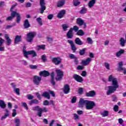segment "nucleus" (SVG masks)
<instances>
[{"instance_id":"obj_44","label":"nucleus","mask_w":126,"mask_h":126,"mask_svg":"<svg viewBox=\"0 0 126 126\" xmlns=\"http://www.w3.org/2000/svg\"><path fill=\"white\" fill-rule=\"evenodd\" d=\"M28 51H26V47L25 46H24L23 48V53L24 54V57H27V53Z\"/></svg>"},{"instance_id":"obj_5","label":"nucleus","mask_w":126,"mask_h":126,"mask_svg":"<svg viewBox=\"0 0 126 126\" xmlns=\"http://www.w3.org/2000/svg\"><path fill=\"white\" fill-rule=\"evenodd\" d=\"M96 106V104L94 101L87 100L86 104V108L87 110H92L94 107Z\"/></svg>"},{"instance_id":"obj_42","label":"nucleus","mask_w":126,"mask_h":126,"mask_svg":"<svg viewBox=\"0 0 126 126\" xmlns=\"http://www.w3.org/2000/svg\"><path fill=\"white\" fill-rule=\"evenodd\" d=\"M15 123L16 124V126H20V120L18 118H16L15 119Z\"/></svg>"},{"instance_id":"obj_27","label":"nucleus","mask_w":126,"mask_h":126,"mask_svg":"<svg viewBox=\"0 0 126 126\" xmlns=\"http://www.w3.org/2000/svg\"><path fill=\"white\" fill-rule=\"evenodd\" d=\"M119 42L121 47H125L126 46V40L124 37H121L119 40Z\"/></svg>"},{"instance_id":"obj_36","label":"nucleus","mask_w":126,"mask_h":126,"mask_svg":"<svg viewBox=\"0 0 126 126\" xmlns=\"http://www.w3.org/2000/svg\"><path fill=\"white\" fill-rule=\"evenodd\" d=\"M87 12V8L85 7H82L80 11V14H85Z\"/></svg>"},{"instance_id":"obj_12","label":"nucleus","mask_w":126,"mask_h":126,"mask_svg":"<svg viewBox=\"0 0 126 126\" xmlns=\"http://www.w3.org/2000/svg\"><path fill=\"white\" fill-rule=\"evenodd\" d=\"M88 100H84L83 98H81L79 101V104H78L79 108H83V107L84 106V105L86 106V104L87 103Z\"/></svg>"},{"instance_id":"obj_54","label":"nucleus","mask_w":126,"mask_h":126,"mask_svg":"<svg viewBox=\"0 0 126 126\" xmlns=\"http://www.w3.org/2000/svg\"><path fill=\"white\" fill-rule=\"evenodd\" d=\"M73 116H74V119L75 121H77V120H79V116H78V115L74 113L73 114Z\"/></svg>"},{"instance_id":"obj_51","label":"nucleus","mask_w":126,"mask_h":126,"mask_svg":"<svg viewBox=\"0 0 126 126\" xmlns=\"http://www.w3.org/2000/svg\"><path fill=\"white\" fill-rule=\"evenodd\" d=\"M104 66L106 67V69H107L108 70H110V64H109L107 63H104Z\"/></svg>"},{"instance_id":"obj_13","label":"nucleus","mask_w":126,"mask_h":126,"mask_svg":"<svg viewBox=\"0 0 126 126\" xmlns=\"http://www.w3.org/2000/svg\"><path fill=\"white\" fill-rule=\"evenodd\" d=\"M67 43L70 44L72 51H73L74 53H75L77 48H76V46H75V44H74L73 41L71 40H68Z\"/></svg>"},{"instance_id":"obj_6","label":"nucleus","mask_w":126,"mask_h":126,"mask_svg":"<svg viewBox=\"0 0 126 126\" xmlns=\"http://www.w3.org/2000/svg\"><path fill=\"white\" fill-rule=\"evenodd\" d=\"M36 36V32H31L27 34V40L29 43H31L33 41V39H34V37Z\"/></svg>"},{"instance_id":"obj_38","label":"nucleus","mask_w":126,"mask_h":126,"mask_svg":"<svg viewBox=\"0 0 126 126\" xmlns=\"http://www.w3.org/2000/svg\"><path fill=\"white\" fill-rule=\"evenodd\" d=\"M79 29V28L77 26H74L73 28H71L70 30H72V31L73 32L75 31V32H78V30Z\"/></svg>"},{"instance_id":"obj_16","label":"nucleus","mask_w":126,"mask_h":126,"mask_svg":"<svg viewBox=\"0 0 126 126\" xmlns=\"http://www.w3.org/2000/svg\"><path fill=\"white\" fill-rule=\"evenodd\" d=\"M52 62L55 63L56 65H59L62 63V59L60 57L54 58L52 59Z\"/></svg>"},{"instance_id":"obj_52","label":"nucleus","mask_w":126,"mask_h":126,"mask_svg":"<svg viewBox=\"0 0 126 126\" xmlns=\"http://www.w3.org/2000/svg\"><path fill=\"white\" fill-rule=\"evenodd\" d=\"M113 110L114 112H118L119 111V106L115 105L113 107Z\"/></svg>"},{"instance_id":"obj_22","label":"nucleus","mask_w":126,"mask_h":126,"mask_svg":"<svg viewBox=\"0 0 126 126\" xmlns=\"http://www.w3.org/2000/svg\"><path fill=\"white\" fill-rule=\"evenodd\" d=\"M96 95V92L94 91H91L88 93H86V96L87 97H94Z\"/></svg>"},{"instance_id":"obj_9","label":"nucleus","mask_w":126,"mask_h":126,"mask_svg":"<svg viewBox=\"0 0 126 126\" xmlns=\"http://www.w3.org/2000/svg\"><path fill=\"white\" fill-rule=\"evenodd\" d=\"M41 80H42V78L41 77L38 76H33V82L35 85H39L40 82H41Z\"/></svg>"},{"instance_id":"obj_33","label":"nucleus","mask_w":126,"mask_h":126,"mask_svg":"<svg viewBox=\"0 0 126 126\" xmlns=\"http://www.w3.org/2000/svg\"><path fill=\"white\" fill-rule=\"evenodd\" d=\"M46 45H37L36 50L37 51H40V50H45Z\"/></svg>"},{"instance_id":"obj_1","label":"nucleus","mask_w":126,"mask_h":126,"mask_svg":"<svg viewBox=\"0 0 126 126\" xmlns=\"http://www.w3.org/2000/svg\"><path fill=\"white\" fill-rule=\"evenodd\" d=\"M108 81L112 82L111 85L107 87L108 90L106 94L109 95L113 94V93H115L120 86L119 85V83H118V79L114 78L113 75H110L109 76Z\"/></svg>"},{"instance_id":"obj_20","label":"nucleus","mask_w":126,"mask_h":126,"mask_svg":"<svg viewBox=\"0 0 126 126\" xmlns=\"http://www.w3.org/2000/svg\"><path fill=\"white\" fill-rule=\"evenodd\" d=\"M4 37H5V40L7 41V42L6 43V45L7 46H10V45H11V42H12L11 39L9 38V36H8V34H5Z\"/></svg>"},{"instance_id":"obj_40","label":"nucleus","mask_w":126,"mask_h":126,"mask_svg":"<svg viewBox=\"0 0 126 126\" xmlns=\"http://www.w3.org/2000/svg\"><path fill=\"white\" fill-rule=\"evenodd\" d=\"M119 67H118V70H124V68L122 67V65H124V63L123 62H119Z\"/></svg>"},{"instance_id":"obj_59","label":"nucleus","mask_w":126,"mask_h":126,"mask_svg":"<svg viewBox=\"0 0 126 126\" xmlns=\"http://www.w3.org/2000/svg\"><path fill=\"white\" fill-rule=\"evenodd\" d=\"M22 105L24 108H25V109H26V110H28V107L27 106V104L26 103L23 102L22 103Z\"/></svg>"},{"instance_id":"obj_53","label":"nucleus","mask_w":126,"mask_h":126,"mask_svg":"<svg viewBox=\"0 0 126 126\" xmlns=\"http://www.w3.org/2000/svg\"><path fill=\"white\" fill-rule=\"evenodd\" d=\"M43 106H49V105H50V102H49V101L46 100L43 101Z\"/></svg>"},{"instance_id":"obj_41","label":"nucleus","mask_w":126,"mask_h":126,"mask_svg":"<svg viewBox=\"0 0 126 126\" xmlns=\"http://www.w3.org/2000/svg\"><path fill=\"white\" fill-rule=\"evenodd\" d=\"M62 28L63 31H66L68 28V25L64 24L62 25Z\"/></svg>"},{"instance_id":"obj_48","label":"nucleus","mask_w":126,"mask_h":126,"mask_svg":"<svg viewBox=\"0 0 126 126\" xmlns=\"http://www.w3.org/2000/svg\"><path fill=\"white\" fill-rule=\"evenodd\" d=\"M41 60L43 63H46V62H47V57H46V55H42L41 56Z\"/></svg>"},{"instance_id":"obj_25","label":"nucleus","mask_w":126,"mask_h":126,"mask_svg":"<svg viewBox=\"0 0 126 126\" xmlns=\"http://www.w3.org/2000/svg\"><path fill=\"white\" fill-rule=\"evenodd\" d=\"M74 42L76 45H78L79 46H82L83 45V42L80 40L79 37H76L74 40Z\"/></svg>"},{"instance_id":"obj_39","label":"nucleus","mask_w":126,"mask_h":126,"mask_svg":"<svg viewBox=\"0 0 126 126\" xmlns=\"http://www.w3.org/2000/svg\"><path fill=\"white\" fill-rule=\"evenodd\" d=\"M73 3L74 6H77L80 4V2L78 0H73Z\"/></svg>"},{"instance_id":"obj_55","label":"nucleus","mask_w":126,"mask_h":126,"mask_svg":"<svg viewBox=\"0 0 126 126\" xmlns=\"http://www.w3.org/2000/svg\"><path fill=\"white\" fill-rule=\"evenodd\" d=\"M29 67L32 69H36V68H37L38 66H37V65H30Z\"/></svg>"},{"instance_id":"obj_14","label":"nucleus","mask_w":126,"mask_h":126,"mask_svg":"<svg viewBox=\"0 0 126 126\" xmlns=\"http://www.w3.org/2000/svg\"><path fill=\"white\" fill-rule=\"evenodd\" d=\"M28 55H31L32 58H35V57H37V53H36L35 50L28 51L27 53V56H25V57L26 58V59H29Z\"/></svg>"},{"instance_id":"obj_47","label":"nucleus","mask_w":126,"mask_h":126,"mask_svg":"<svg viewBox=\"0 0 126 126\" xmlns=\"http://www.w3.org/2000/svg\"><path fill=\"white\" fill-rule=\"evenodd\" d=\"M14 91L17 95H20V90L19 88L14 89Z\"/></svg>"},{"instance_id":"obj_61","label":"nucleus","mask_w":126,"mask_h":126,"mask_svg":"<svg viewBox=\"0 0 126 126\" xmlns=\"http://www.w3.org/2000/svg\"><path fill=\"white\" fill-rule=\"evenodd\" d=\"M12 117H15L16 115H17V113H16V109H13V113L12 114Z\"/></svg>"},{"instance_id":"obj_46","label":"nucleus","mask_w":126,"mask_h":126,"mask_svg":"<svg viewBox=\"0 0 126 126\" xmlns=\"http://www.w3.org/2000/svg\"><path fill=\"white\" fill-rule=\"evenodd\" d=\"M87 41L89 44H90L91 45H92L93 44V41L92 40V39L90 37H88L87 38Z\"/></svg>"},{"instance_id":"obj_49","label":"nucleus","mask_w":126,"mask_h":126,"mask_svg":"<svg viewBox=\"0 0 126 126\" xmlns=\"http://www.w3.org/2000/svg\"><path fill=\"white\" fill-rule=\"evenodd\" d=\"M9 115H8V114H5V115L3 116H2L1 117V121H3V120L6 119V118H7V117H9Z\"/></svg>"},{"instance_id":"obj_45","label":"nucleus","mask_w":126,"mask_h":126,"mask_svg":"<svg viewBox=\"0 0 126 126\" xmlns=\"http://www.w3.org/2000/svg\"><path fill=\"white\" fill-rule=\"evenodd\" d=\"M78 93L80 95H82L83 94V88H79L78 90Z\"/></svg>"},{"instance_id":"obj_8","label":"nucleus","mask_w":126,"mask_h":126,"mask_svg":"<svg viewBox=\"0 0 126 126\" xmlns=\"http://www.w3.org/2000/svg\"><path fill=\"white\" fill-rule=\"evenodd\" d=\"M76 23L79 26H83V28L85 29L86 28V23L84 22V21L80 18H78L76 20Z\"/></svg>"},{"instance_id":"obj_7","label":"nucleus","mask_w":126,"mask_h":126,"mask_svg":"<svg viewBox=\"0 0 126 126\" xmlns=\"http://www.w3.org/2000/svg\"><path fill=\"white\" fill-rule=\"evenodd\" d=\"M39 5H40V8H39L40 13L43 14L44 11L46 10V2H45V0H40Z\"/></svg>"},{"instance_id":"obj_3","label":"nucleus","mask_w":126,"mask_h":126,"mask_svg":"<svg viewBox=\"0 0 126 126\" xmlns=\"http://www.w3.org/2000/svg\"><path fill=\"white\" fill-rule=\"evenodd\" d=\"M33 111H37V116L39 117H42V114L43 113H47L49 111V109L46 107L43 108L40 107L39 106H36L32 108Z\"/></svg>"},{"instance_id":"obj_19","label":"nucleus","mask_w":126,"mask_h":126,"mask_svg":"<svg viewBox=\"0 0 126 126\" xmlns=\"http://www.w3.org/2000/svg\"><path fill=\"white\" fill-rule=\"evenodd\" d=\"M65 13H66V11H65V10H62L58 13L57 17L58 18H63V17L65 15Z\"/></svg>"},{"instance_id":"obj_26","label":"nucleus","mask_w":126,"mask_h":126,"mask_svg":"<svg viewBox=\"0 0 126 126\" xmlns=\"http://www.w3.org/2000/svg\"><path fill=\"white\" fill-rule=\"evenodd\" d=\"M51 83L52 84L53 86H55V85H56V82H55V72H52L51 73Z\"/></svg>"},{"instance_id":"obj_37","label":"nucleus","mask_w":126,"mask_h":126,"mask_svg":"<svg viewBox=\"0 0 126 126\" xmlns=\"http://www.w3.org/2000/svg\"><path fill=\"white\" fill-rule=\"evenodd\" d=\"M76 35H78V36H83L84 35V32L82 30H80L77 32Z\"/></svg>"},{"instance_id":"obj_35","label":"nucleus","mask_w":126,"mask_h":126,"mask_svg":"<svg viewBox=\"0 0 126 126\" xmlns=\"http://www.w3.org/2000/svg\"><path fill=\"white\" fill-rule=\"evenodd\" d=\"M33 104H39V100L37 99H32L29 102V104L30 105V106H32Z\"/></svg>"},{"instance_id":"obj_21","label":"nucleus","mask_w":126,"mask_h":126,"mask_svg":"<svg viewBox=\"0 0 126 126\" xmlns=\"http://www.w3.org/2000/svg\"><path fill=\"white\" fill-rule=\"evenodd\" d=\"M65 3V0H60L58 1L57 4V7H63Z\"/></svg>"},{"instance_id":"obj_56","label":"nucleus","mask_w":126,"mask_h":126,"mask_svg":"<svg viewBox=\"0 0 126 126\" xmlns=\"http://www.w3.org/2000/svg\"><path fill=\"white\" fill-rule=\"evenodd\" d=\"M84 68V66H82V65H78L77 67V69L78 70H82V69H83Z\"/></svg>"},{"instance_id":"obj_4","label":"nucleus","mask_w":126,"mask_h":126,"mask_svg":"<svg viewBox=\"0 0 126 126\" xmlns=\"http://www.w3.org/2000/svg\"><path fill=\"white\" fill-rule=\"evenodd\" d=\"M57 73V77L55 79L57 81H61L63 79V72L61 69L56 70Z\"/></svg>"},{"instance_id":"obj_64","label":"nucleus","mask_w":126,"mask_h":126,"mask_svg":"<svg viewBox=\"0 0 126 126\" xmlns=\"http://www.w3.org/2000/svg\"><path fill=\"white\" fill-rule=\"evenodd\" d=\"M31 5H32V4L30 2H27L26 4V7L28 8V7H31Z\"/></svg>"},{"instance_id":"obj_30","label":"nucleus","mask_w":126,"mask_h":126,"mask_svg":"<svg viewBox=\"0 0 126 126\" xmlns=\"http://www.w3.org/2000/svg\"><path fill=\"white\" fill-rule=\"evenodd\" d=\"M42 96L43 97H44V98H47V99H48V100H50V98H51L50 94H49V93L47 92H44L42 94Z\"/></svg>"},{"instance_id":"obj_24","label":"nucleus","mask_w":126,"mask_h":126,"mask_svg":"<svg viewBox=\"0 0 126 126\" xmlns=\"http://www.w3.org/2000/svg\"><path fill=\"white\" fill-rule=\"evenodd\" d=\"M95 3H96V0H91L88 3V6L89 8H92V7L94 6Z\"/></svg>"},{"instance_id":"obj_17","label":"nucleus","mask_w":126,"mask_h":126,"mask_svg":"<svg viewBox=\"0 0 126 126\" xmlns=\"http://www.w3.org/2000/svg\"><path fill=\"white\" fill-rule=\"evenodd\" d=\"M66 37L67 39H72L73 38V32L70 29L66 33Z\"/></svg>"},{"instance_id":"obj_2","label":"nucleus","mask_w":126,"mask_h":126,"mask_svg":"<svg viewBox=\"0 0 126 126\" xmlns=\"http://www.w3.org/2000/svg\"><path fill=\"white\" fill-rule=\"evenodd\" d=\"M16 16V21L17 23H20V21H21V16H20V14L17 13L16 11H12L11 13V16L8 17L6 20V21H9L12 20L14 17Z\"/></svg>"},{"instance_id":"obj_15","label":"nucleus","mask_w":126,"mask_h":126,"mask_svg":"<svg viewBox=\"0 0 126 126\" xmlns=\"http://www.w3.org/2000/svg\"><path fill=\"white\" fill-rule=\"evenodd\" d=\"M70 92V87L69 85L67 84H65L64 85V87L63 89V92L64 94H68Z\"/></svg>"},{"instance_id":"obj_62","label":"nucleus","mask_w":126,"mask_h":126,"mask_svg":"<svg viewBox=\"0 0 126 126\" xmlns=\"http://www.w3.org/2000/svg\"><path fill=\"white\" fill-rule=\"evenodd\" d=\"M71 103H76V96H73L71 99Z\"/></svg>"},{"instance_id":"obj_23","label":"nucleus","mask_w":126,"mask_h":126,"mask_svg":"<svg viewBox=\"0 0 126 126\" xmlns=\"http://www.w3.org/2000/svg\"><path fill=\"white\" fill-rule=\"evenodd\" d=\"M24 27L25 29H27L29 28V27H31V25H30V23H29V21L28 19H26L24 22Z\"/></svg>"},{"instance_id":"obj_60","label":"nucleus","mask_w":126,"mask_h":126,"mask_svg":"<svg viewBox=\"0 0 126 126\" xmlns=\"http://www.w3.org/2000/svg\"><path fill=\"white\" fill-rule=\"evenodd\" d=\"M17 5V3H16L15 4L12 5L11 8H10V11L11 12H12L13 11H13L12 10L13 9V8H14V7H15V6H16Z\"/></svg>"},{"instance_id":"obj_29","label":"nucleus","mask_w":126,"mask_h":126,"mask_svg":"<svg viewBox=\"0 0 126 126\" xmlns=\"http://www.w3.org/2000/svg\"><path fill=\"white\" fill-rule=\"evenodd\" d=\"M125 53V50L124 49H121L119 51L116 53V56L117 58H119L121 57L123 54Z\"/></svg>"},{"instance_id":"obj_34","label":"nucleus","mask_w":126,"mask_h":126,"mask_svg":"<svg viewBox=\"0 0 126 126\" xmlns=\"http://www.w3.org/2000/svg\"><path fill=\"white\" fill-rule=\"evenodd\" d=\"M87 50V48H85L82 49V50H80L79 52V54L80 56H84L86 54V50Z\"/></svg>"},{"instance_id":"obj_10","label":"nucleus","mask_w":126,"mask_h":126,"mask_svg":"<svg viewBox=\"0 0 126 126\" xmlns=\"http://www.w3.org/2000/svg\"><path fill=\"white\" fill-rule=\"evenodd\" d=\"M92 61V59L91 58H88L86 60H82L81 64H82L84 66H86L91 63Z\"/></svg>"},{"instance_id":"obj_11","label":"nucleus","mask_w":126,"mask_h":126,"mask_svg":"<svg viewBox=\"0 0 126 126\" xmlns=\"http://www.w3.org/2000/svg\"><path fill=\"white\" fill-rule=\"evenodd\" d=\"M73 78H74V79H75V80L77 82H80V83H81V82H83V78L78 74H74L73 75Z\"/></svg>"},{"instance_id":"obj_57","label":"nucleus","mask_w":126,"mask_h":126,"mask_svg":"<svg viewBox=\"0 0 126 126\" xmlns=\"http://www.w3.org/2000/svg\"><path fill=\"white\" fill-rule=\"evenodd\" d=\"M27 98L29 100H32V99H34V96L31 94H28L27 95Z\"/></svg>"},{"instance_id":"obj_32","label":"nucleus","mask_w":126,"mask_h":126,"mask_svg":"<svg viewBox=\"0 0 126 126\" xmlns=\"http://www.w3.org/2000/svg\"><path fill=\"white\" fill-rule=\"evenodd\" d=\"M0 107L1 109H5L6 107V104H5V102L3 100H0Z\"/></svg>"},{"instance_id":"obj_18","label":"nucleus","mask_w":126,"mask_h":126,"mask_svg":"<svg viewBox=\"0 0 126 126\" xmlns=\"http://www.w3.org/2000/svg\"><path fill=\"white\" fill-rule=\"evenodd\" d=\"M39 74L40 76H43V77H47V76H50V72L46 70L40 71Z\"/></svg>"},{"instance_id":"obj_28","label":"nucleus","mask_w":126,"mask_h":126,"mask_svg":"<svg viewBox=\"0 0 126 126\" xmlns=\"http://www.w3.org/2000/svg\"><path fill=\"white\" fill-rule=\"evenodd\" d=\"M21 35H17L15 38V44H18L19 42H21Z\"/></svg>"},{"instance_id":"obj_58","label":"nucleus","mask_w":126,"mask_h":126,"mask_svg":"<svg viewBox=\"0 0 126 126\" xmlns=\"http://www.w3.org/2000/svg\"><path fill=\"white\" fill-rule=\"evenodd\" d=\"M81 75H82V76H83V77H86V75H87V73L86 71H82Z\"/></svg>"},{"instance_id":"obj_31","label":"nucleus","mask_w":126,"mask_h":126,"mask_svg":"<svg viewBox=\"0 0 126 126\" xmlns=\"http://www.w3.org/2000/svg\"><path fill=\"white\" fill-rule=\"evenodd\" d=\"M100 115L103 117V118H105V117H108L109 116V111L107 110H104L102 112H101Z\"/></svg>"},{"instance_id":"obj_50","label":"nucleus","mask_w":126,"mask_h":126,"mask_svg":"<svg viewBox=\"0 0 126 126\" xmlns=\"http://www.w3.org/2000/svg\"><path fill=\"white\" fill-rule=\"evenodd\" d=\"M69 58L71 59V60H74L76 57L75 56V55L72 54H70L69 55Z\"/></svg>"},{"instance_id":"obj_63","label":"nucleus","mask_w":126,"mask_h":126,"mask_svg":"<svg viewBox=\"0 0 126 126\" xmlns=\"http://www.w3.org/2000/svg\"><path fill=\"white\" fill-rule=\"evenodd\" d=\"M0 52H4V46L2 45H0Z\"/></svg>"},{"instance_id":"obj_43","label":"nucleus","mask_w":126,"mask_h":126,"mask_svg":"<svg viewBox=\"0 0 126 126\" xmlns=\"http://www.w3.org/2000/svg\"><path fill=\"white\" fill-rule=\"evenodd\" d=\"M36 21L38 22V24L39 25H40V26H42V25H43V23H42V19L40 17L37 18L36 19Z\"/></svg>"}]
</instances>
